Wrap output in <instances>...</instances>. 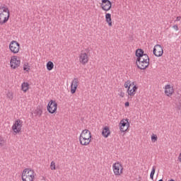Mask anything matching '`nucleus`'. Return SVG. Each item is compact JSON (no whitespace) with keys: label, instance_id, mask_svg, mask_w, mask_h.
Returning <instances> with one entry per match:
<instances>
[{"label":"nucleus","instance_id":"nucleus-1","mask_svg":"<svg viewBox=\"0 0 181 181\" xmlns=\"http://www.w3.org/2000/svg\"><path fill=\"white\" fill-rule=\"evenodd\" d=\"M136 66L140 70H146L149 66V57L145 54L144 50L138 49L136 50Z\"/></svg>","mask_w":181,"mask_h":181},{"label":"nucleus","instance_id":"nucleus-2","mask_svg":"<svg viewBox=\"0 0 181 181\" xmlns=\"http://www.w3.org/2000/svg\"><path fill=\"white\" fill-rule=\"evenodd\" d=\"M93 141L91 132L87 129L81 131L79 135V144L81 146H88Z\"/></svg>","mask_w":181,"mask_h":181},{"label":"nucleus","instance_id":"nucleus-3","mask_svg":"<svg viewBox=\"0 0 181 181\" xmlns=\"http://www.w3.org/2000/svg\"><path fill=\"white\" fill-rule=\"evenodd\" d=\"M124 87L127 89V94L128 97H135L139 88L136 81L127 80L124 82Z\"/></svg>","mask_w":181,"mask_h":181},{"label":"nucleus","instance_id":"nucleus-4","mask_svg":"<svg viewBox=\"0 0 181 181\" xmlns=\"http://www.w3.org/2000/svg\"><path fill=\"white\" fill-rule=\"evenodd\" d=\"M11 12L9 8L5 6L0 5V25H5L9 21Z\"/></svg>","mask_w":181,"mask_h":181},{"label":"nucleus","instance_id":"nucleus-5","mask_svg":"<svg viewBox=\"0 0 181 181\" xmlns=\"http://www.w3.org/2000/svg\"><path fill=\"white\" fill-rule=\"evenodd\" d=\"M35 176L36 173L35 170L32 168H25L21 173V180L22 181H33L35 180Z\"/></svg>","mask_w":181,"mask_h":181},{"label":"nucleus","instance_id":"nucleus-6","mask_svg":"<svg viewBox=\"0 0 181 181\" xmlns=\"http://www.w3.org/2000/svg\"><path fill=\"white\" fill-rule=\"evenodd\" d=\"M112 169L113 172V175L117 177L119 176H122L124 175V165L121 162H115L112 165Z\"/></svg>","mask_w":181,"mask_h":181},{"label":"nucleus","instance_id":"nucleus-7","mask_svg":"<svg viewBox=\"0 0 181 181\" xmlns=\"http://www.w3.org/2000/svg\"><path fill=\"white\" fill-rule=\"evenodd\" d=\"M23 128V120L21 119H16L11 127V131L13 132L15 135H18V134H21L22 132V129Z\"/></svg>","mask_w":181,"mask_h":181},{"label":"nucleus","instance_id":"nucleus-8","mask_svg":"<svg viewBox=\"0 0 181 181\" xmlns=\"http://www.w3.org/2000/svg\"><path fill=\"white\" fill-rule=\"evenodd\" d=\"M21 66V58L16 55H13L10 58V67L11 70H16Z\"/></svg>","mask_w":181,"mask_h":181},{"label":"nucleus","instance_id":"nucleus-9","mask_svg":"<svg viewBox=\"0 0 181 181\" xmlns=\"http://www.w3.org/2000/svg\"><path fill=\"white\" fill-rule=\"evenodd\" d=\"M47 110L49 114H56L57 112V102L50 100L47 103Z\"/></svg>","mask_w":181,"mask_h":181},{"label":"nucleus","instance_id":"nucleus-10","mask_svg":"<svg viewBox=\"0 0 181 181\" xmlns=\"http://www.w3.org/2000/svg\"><path fill=\"white\" fill-rule=\"evenodd\" d=\"M9 50L13 54H18L21 50V44L16 40H13L9 44Z\"/></svg>","mask_w":181,"mask_h":181},{"label":"nucleus","instance_id":"nucleus-11","mask_svg":"<svg viewBox=\"0 0 181 181\" xmlns=\"http://www.w3.org/2000/svg\"><path fill=\"white\" fill-rule=\"evenodd\" d=\"M78 62L82 66H86L90 62V56L88 52H81L78 56Z\"/></svg>","mask_w":181,"mask_h":181},{"label":"nucleus","instance_id":"nucleus-12","mask_svg":"<svg viewBox=\"0 0 181 181\" xmlns=\"http://www.w3.org/2000/svg\"><path fill=\"white\" fill-rule=\"evenodd\" d=\"M129 119H122L119 123V129L120 132H127V131L129 129Z\"/></svg>","mask_w":181,"mask_h":181},{"label":"nucleus","instance_id":"nucleus-13","mask_svg":"<svg viewBox=\"0 0 181 181\" xmlns=\"http://www.w3.org/2000/svg\"><path fill=\"white\" fill-rule=\"evenodd\" d=\"M100 5L104 12H110L112 8V3L110 0H101Z\"/></svg>","mask_w":181,"mask_h":181},{"label":"nucleus","instance_id":"nucleus-14","mask_svg":"<svg viewBox=\"0 0 181 181\" xmlns=\"http://www.w3.org/2000/svg\"><path fill=\"white\" fill-rule=\"evenodd\" d=\"M164 94L166 97H172L175 94V86L172 84H167L164 86Z\"/></svg>","mask_w":181,"mask_h":181},{"label":"nucleus","instance_id":"nucleus-15","mask_svg":"<svg viewBox=\"0 0 181 181\" xmlns=\"http://www.w3.org/2000/svg\"><path fill=\"white\" fill-rule=\"evenodd\" d=\"M153 53L156 57H162L163 56V47L160 45H156Z\"/></svg>","mask_w":181,"mask_h":181},{"label":"nucleus","instance_id":"nucleus-16","mask_svg":"<svg viewBox=\"0 0 181 181\" xmlns=\"http://www.w3.org/2000/svg\"><path fill=\"white\" fill-rule=\"evenodd\" d=\"M79 84H80V81H78V78H76L73 79L71 83V94H76V91H77V87H78Z\"/></svg>","mask_w":181,"mask_h":181},{"label":"nucleus","instance_id":"nucleus-17","mask_svg":"<svg viewBox=\"0 0 181 181\" xmlns=\"http://www.w3.org/2000/svg\"><path fill=\"white\" fill-rule=\"evenodd\" d=\"M110 135H111V129H110V127H103L102 128V136H103V138H108Z\"/></svg>","mask_w":181,"mask_h":181},{"label":"nucleus","instance_id":"nucleus-18","mask_svg":"<svg viewBox=\"0 0 181 181\" xmlns=\"http://www.w3.org/2000/svg\"><path fill=\"white\" fill-rule=\"evenodd\" d=\"M30 88V85L26 81L23 82L21 85V90L24 93H28Z\"/></svg>","mask_w":181,"mask_h":181},{"label":"nucleus","instance_id":"nucleus-19","mask_svg":"<svg viewBox=\"0 0 181 181\" xmlns=\"http://www.w3.org/2000/svg\"><path fill=\"white\" fill-rule=\"evenodd\" d=\"M105 19L106 23H107L108 26L110 28L112 26V18H111V13H105Z\"/></svg>","mask_w":181,"mask_h":181},{"label":"nucleus","instance_id":"nucleus-20","mask_svg":"<svg viewBox=\"0 0 181 181\" xmlns=\"http://www.w3.org/2000/svg\"><path fill=\"white\" fill-rule=\"evenodd\" d=\"M33 112L35 117H42L43 114V109L42 108V107L37 106Z\"/></svg>","mask_w":181,"mask_h":181},{"label":"nucleus","instance_id":"nucleus-21","mask_svg":"<svg viewBox=\"0 0 181 181\" xmlns=\"http://www.w3.org/2000/svg\"><path fill=\"white\" fill-rule=\"evenodd\" d=\"M47 70L52 71L54 69V64L52 61H49L46 64Z\"/></svg>","mask_w":181,"mask_h":181},{"label":"nucleus","instance_id":"nucleus-22","mask_svg":"<svg viewBox=\"0 0 181 181\" xmlns=\"http://www.w3.org/2000/svg\"><path fill=\"white\" fill-rule=\"evenodd\" d=\"M151 142L152 144H156V142H158V135L156 134H152L151 136Z\"/></svg>","mask_w":181,"mask_h":181},{"label":"nucleus","instance_id":"nucleus-23","mask_svg":"<svg viewBox=\"0 0 181 181\" xmlns=\"http://www.w3.org/2000/svg\"><path fill=\"white\" fill-rule=\"evenodd\" d=\"M49 168L52 170H56V162L52 161Z\"/></svg>","mask_w":181,"mask_h":181},{"label":"nucleus","instance_id":"nucleus-24","mask_svg":"<svg viewBox=\"0 0 181 181\" xmlns=\"http://www.w3.org/2000/svg\"><path fill=\"white\" fill-rule=\"evenodd\" d=\"M155 172H156V168H155V167H153V168L151 170V173L150 174V177H151V179H152V180H153V176L155 175Z\"/></svg>","mask_w":181,"mask_h":181},{"label":"nucleus","instance_id":"nucleus-25","mask_svg":"<svg viewBox=\"0 0 181 181\" xmlns=\"http://www.w3.org/2000/svg\"><path fill=\"white\" fill-rule=\"evenodd\" d=\"M8 98H10V100H12L13 98V93L11 91H8L6 94Z\"/></svg>","mask_w":181,"mask_h":181},{"label":"nucleus","instance_id":"nucleus-26","mask_svg":"<svg viewBox=\"0 0 181 181\" xmlns=\"http://www.w3.org/2000/svg\"><path fill=\"white\" fill-rule=\"evenodd\" d=\"M23 70L25 71H29V66L28 65V64L23 65Z\"/></svg>","mask_w":181,"mask_h":181},{"label":"nucleus","instance_id":"nucleus-27","mask_svg":"<svg viewBox=\"0 0 181 181\" xmlns=\"http://www.w3.org/2000/svg\"><path fill=\"white\" fill-rule=\"evenodd\" d=\"M173 29H174V30H175L176 32H177V30H179V27L177 26V25H174L173 26Z\"/></svg>","mask_w":181,"mask_h":181},{"label":"nucleus","instance_id":"nucleus-28","mask_svg":"<svg viewBox=\"0 0 181 181\" xmlns=\"http://www.w3.org/2000/svg\"><path fill=\"white\" fill-rule=\"evenodd\" d=\"M177 162L181 163V151L180 152L178 156H177Z\"/></svg>","mask_w":181,"mask_h":181},{"label":"nucleus","instance_id":"nucleus-29","mask_svg":"<svg viewBox=\"0 0 181 181\" xmlns=\"http://www.w3.org/2000/svg\"><path fill=\"white\" fill-rule=\"evenodd\" d=\"M4 144H5V141H4L2 139L0 140V146H4Z\"/></svg>","mask_w":181,"mask_h":181},{"label":"nucleus","instance_id":"nucleus-30","mask_svg":"<svg viewBox=\"0 0 181 181\" xmlns=\"http://www.w3.org/2000/svg\"><path fill=\"white\" fill-rule=\"evenodd\" d=\"M119 96L122 97V98H124V97H125V93L124 92H121Z\"/></svg>","mask_w":181,"mask_h":181},{"label":"nucleus","instance_id":"nucleus-31","mask_svg":"<svg viewBox=\"0 0 181 181\" xmlns=\"http://www.w3.org/2000/svg\"><path fill=\"white\" fill-rule=\"evenodd\" d=\"M124 107H125L126 108H128V107H129V102H126V103H124Z\"/></svg>","mask_w":181,"mask_h":181},{"label":"nucleus","instance_id":"nucleus-32","mask_svg":"<svg viewBox=\"0 0 181 181\" xmlns=\"http://www.w3.org/2000/svg\"><path fill=\"white\" fill-rule=\"evenodd\" d=\"M181 21V16H177V17L176 18L175 21H176V22H179V21Z\"/></svg>","mask_w":181,"mask_h":181}]
</instances>
